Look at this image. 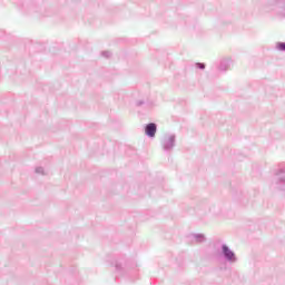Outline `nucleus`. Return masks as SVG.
Listing matches in <instances>:
<instances>
[{"label": "nucleus", "mask_w": 285, "mask_h": 285, "mask_svg": "<svg viewBox=\"0 0 285 285\" xmlns=\"http://www.w3.org/2000/svg\"><path fill=\"white\" fill-rule=\"evenodd\" d=\"M145 132H146V135H148V137H155V135L157 132V125H155V124L147 125Z\"/></svg>", "instance_id": "f257e3e1"}, {"label": "nucleus", "mask_w": 285, "mask_h": 285, "mask_svg": "<svg viewBox=\"0 0 285 285\" xmlns=\"http://www.w3.org/2000/svg\"><path fill=\"white\" fill-rule=\"evenodd\" d=\"M223 252L225 253V257H227V259H235V254L230 252L227 246H223Z\"/></svg>", "instance_id": "f03ea898"}, {"label": "nucleus", "mask_w": 285, "mask_h": 285, "mask_svg": "<svg viewBox=\"0 0 285 285\" xmlns=\"http://www.w3.org/2000/svg\"><path fill=\"white\" fill-rule=\"evenodd\" d=\"M278 50H285V42H279L277 45Z\"/></svg>", "instance_id": "7ed1b4c3"}]
</instances>
